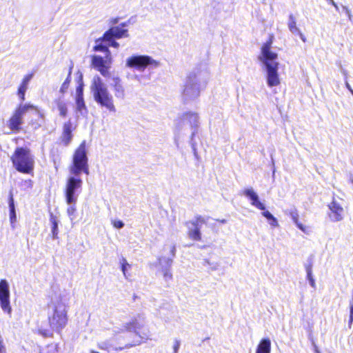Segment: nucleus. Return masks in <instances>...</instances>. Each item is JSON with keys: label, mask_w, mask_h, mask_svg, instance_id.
I'll use <instances>...</instances> for the list:
<instances>
[{"label": "nucleus", "mask_w": 353, "mask_h": 353, "mask_svg": "<svg viewBox=\"0 0 353 353\" xmlns=\"http://www.w3.org/2000/svg\"><path fill=\"white\" fill-rule=\"evenodd\" d=\"M68 205L67 208V214L68 215L70 221L72 222L75 219V213L77 211V203H66Z\"/></svg>", "instance_id": "obj_28"}, {"label": "nucleus", "mask_w": 353, "mask_h": 353, "mask_svg": "<svg viewBox=\"0 0 353 353\" xmlns=\"http://www.w3.org/2000/svg\"><path fill=\"white\" fill-rule=\"evenodd\" d=\"M114 227L117 228H122L124 226V223L121 221H114L113 222Z\"/></svg>", "instance_id": "obj_40"}, {"label": "nucleus", "mask_w": 353, "mask_h": 353, "mask_svg": "<svg viewBox=\"0 0 353 353\" xmlns=\"http://www.w3.org/2000/svg\"><path fill=\"white\" fill-rule=\"evenodd\" d=\"M94 101L110 112H115L113 97L110 93L107 85L99 76L93 77L90 87Z\"/></svg>", "instance_id": "obj_4"}, {"label": "nucleus", "mask_w": 353, "mask_h": 353, "mask_svg": "<svg viewBox=\"0 0 353 353\" xmlns=\"http://www.w3.org/2000/svg\"><path fill=\"white\" fill-rule=\"evenodd\" d=\"M270 225L273 227L279 226L278 221L274 216L270 221Z\"/></svg>", "instance_id": "obj_41"}, {"label": "nucleus", "mask_w": 353, "mask_h": 353, "mask_svg": "<svg viewBox=\"0 0 353 353\" xmlns=\"http://www.w3.org/2000/svg\"><path fill=\"white\" fill-rule=\"evenodd\" d=\"M107 42L108 48L110 46H112L113 48H117L119 46V43L114 41L113 39H112L110 41H105Z\"/></svg>", "instance_id": "obj_36"}, {"label": "nucleus", "mask_w": 353, "mask_h": 353, "mask_svg": "<svg viewBox=\"0 0 353 353\" xmlns=\"http://www.w3.org/2000/svg\"><path fill=\"white\" fill-rule=\"evenodd\" d=\"M76 97H80L81 98H83L82 85H79L77 87L76 90Z\"/></svg>", "instance_id": "obj_39"}, {"label": "nucleus", "mask_w": 353, "mask_h": 353, "mask_svg": "<svg viewBox=\"0 0 353 353\" xmlns=\"http://www.w3.org/2000/svg\"><path fill=\"white\" fill-rule=\"evenodd\" d=\"M71 72H72V68L70 69L69 70V74H68V76L67 77V79H65V81L63 83L61 87V89H60V91L61 92H65L66 91V90L68 89V85H69V83H70V74H71Z\"/></svg>", "instance_id": "obj_31"}, {"label": "nucleus", "mask_w": 353, "mask_h": 353, "mask_svg": "<svg viewBox=\"0 0 353 353\" xmlns=\"http://www.w3.org/2000/svg\"><path fill=\"white\" fill-rule=\"evenodd\" d=\"M267 72V83L269 87L277 86L280 84L278 74L279 64L268 65L265 66Z\"/></svg>", "instance_id": "obj_15"}, {"label": "nucleus", "mask_w": 353, "mask_h": 353, "mask_svg": "<svg viewBox=\"0 0 353 353\" xmlns=\"http://www.w3.org/2000/svg\"><path fill=\"white\" fill-rule=\"evenodd\" d=\"M144 327V322L140 319H134L124 323L121 327H115L114 332L115 334H119L124 332H134L141 339L148 340L150 339V334L147 332L140 331Z\"/></svg>", "instance_id": "obj_10"}, {"label": "nucleus", "mask_w": 353, "mask_h": 353, "mask_svg": "<svg viewBox=\"0 0 353 353\" xmlns=\"http://www.w3.org/2000/svg\"><path fill=\"white\" fill-rule=\"evenodd\" d=\"M210 79V72L206 69L196 68L188 74L182 91L183 99L194 101L199 97Z\"/></svg>", "instance_id": "obj_2"}, {"label": "nucleus", "mask_w": 353, "mask_h": 353, "mask_svg": "<svg viewBox=\"0 0 353 353\" xmlns=\"http://www.w3.org/2000/svg\"><path fill=\"white\" fill-rule=\"evenodd\" d=\"M76 110L78 113L83 116L87 113V108L83 98L76 97Z\"/></svg>", "instance_id": "obj_25"}, {"label": "nucleus", "mask_w": 353, "mask_h": 353, "mask_svg": "<svg viewBox=\"0 0 353 353\" xmlns=\"http://www.w3.org/2000/svg\"><path fill=\"white\" fill-rule=\"evenodd\" d=\"M134 345H135V344H130V345H126V347H132V346H134Z\"/></svg>", "instance_id": "obj_53"}, {"label": "nucleus", "mask_w": 353, "mask_h": 353, "mask_svg": "<svg viewBox=\"0 0 353 353\" xmlns=\"http://www.w3.org/2000/svg\"><path fill=\"white\" fill-rule=\"evenodd\" d=\"M341 72L343 73V74L345 77V81L347 80V71L345 70H342Z\"/></svg>", "instance_id": "obj_47"}, {"label": "nucleus", "mask_w": 353, "mask_h": 353, "mask_svg": "<svg viewBox=\"0 0 353 353\" xmlns=\"http://www.w3.org/2000/svg\"><path fill=\"white\" fill-rule=\"evenodd\" d=\"M175 250H176L175 247H174V246H172V249H171V253H172V256H174V254H175Z\"/></svg>", "instance_id": "obj_48"}, {"label": "nucleus", "mask_w": 353, "mask_h": 353, "mask_svg": "<svg viewBox=\"0 0 353 353\" xmlns=\"http://www.w3.org/2000/svg\"><path fill=\"white\" fill-rule=\"evenodd\" d=\"M32 74L26 75L23 78L22 83H21L20 87L19 88L18 94L22 101H23L25 99V92L28 89V83H29L30 79H32Z\"/></svg>", "instance_id": "obj_21"}, {"label": "nucleus", "mask_w": 353, "mask_h": 353, "mask_svg": "<svg viewBox=\"0 0 353 353\" xmlns=\"http://www.w3.org/2000/svg\"><path fill=\"white\" fill-rule=\"evenodd\" d=\"M263 211V212H262V215L268 220L270 221L274 217V216L269 211H266L265 210Z\"/></svg>", "instance_id": "obj_37"}, {"label": "nucleus", "mask_w": 353, "mask_h": 353, "mask_svg": "<svg viewBox=\"0 0 353 353\" xmlns=\"http://www.w3.org/2000/svg\"><path fill=\"white\" fill-rule=\"evenodd\" d=\"M91 59L92 66L99 72L103 77H110V69L112 63V58L110 52H108L107 54H105L104 57L99 55H92Z\"/></svg>", "instance_id": "obj_11"}, {"label": "nucleus", "mask_w": 353, "mask_h": 353, "mask_svg": "<svg viewBox=\"0 0 353 353\" xmlns=\"http://www.w3.org/2000/svg\"><path fill=\"white\" fill-rule=\"evenodd\" d=\"M127 30L121 28L119 26L110 28L104 34L105 41H110L112 39H120L123 37H128Z\"/></svg>", "instance_id": "obj_19"}, {"label": "nucleus", "mask_w": 353, "mask_h": 353, "mask_svg": "<svg viewBox=\"0 0 353 353\" xmlns=\"http://www.w3.org/2000/svg\"><path fill=\"white\" fill-rule=\"evenodd\" d=\"M305 271L307 273V279L309 281L310 286L313 288H316L315 280L312 275V264H306L305 265Z\"/></svg>", "instance_id": "obj_27"}, {"label": "nucleus", "mask_w": 353, "mask_h": 353, "mask_svg": "<svg viewBox=\"0 0 353 353\" xmlns=\"http://www.w3.org/2000/svg\"><path fill=\"white\" fill-rule=\"evenodd\" d=\"M343 9L345 11V14L347 15L350 20L352 19V14L350 10L346 6H343Z\"/></svg>", "instance_id": "obj_42"}, {"label": "nucleus", "mask_w": 353, "mask_h": 353, "mask_svg": "<svg viewBox=\"0 0 353 353\" xmlns=\"http://www.w3.org/2000/svg\"><path fill=\"white\" fill-rule=\"evenodd\" d=\"M168 263L169 265H171V263H172V260H170V259H169V260L168 261Z\"/></svg>", "instance_id": "obj_54"}, {"label": "nucleus", "mask_w": 353, "mask_h": 353, "mask_svg": "<svg viewBox=\"0 0 353 353\" xmlns=\"http://www.w3.org/2000/svg\"><path fill=\"white\" fill-rule=\"evenodd\" d=\"M13 166L22 173L30 174L34 169V161L30 151L23 148H17L11 157Z\"/></svg>", "instance_id": "obj_5"}, {"label": "nucleus", "mask_w": 353, "mask_h": 353, "mask_svg": "<svg viewBox=\"0 0 353 353\" xmlns=\"http://www.w3.org/2000/svg\"><path fill=\"white\" fill-rule=\"evenodd\" d=\"M330 3L332 4V6H334L336 4V3L334 2V0H328Z\"/></svg>", "instance_id": "obj_50"}, {"label": "nucleus", "mask_w": 353, "mask_h": 353, "mask_svg": "<svg viewBox=\"0 0 353 353\" xmlns=\"http://www.w3.org/2000/svg\"><path fill=\"white\" fill-rule=\"evenodd\" d=\"M352 182H353V180H352Z\"/></svg>", "instance_id": "obj_56"}, {"label": "nucleus", "mask_w": 353, "mask_h": 353, "mask_svg": "<svg viewBox=\"0 0 353 353\" xmlns=\"http://www.w3.org/2000/svg\"><path fill=\"white\" fill-rule=\"evenodd\" d=\"M296 34L300 37L301 39L303 42H305V41H306L305 37L303 35V34L302 33V32L301 30L299 31V32H297Z\"/></svg>", "instance_id": "obj_45"}, {"label": "nucleus", "mask_w": 353, "mask_h": 353, "mask_svg": "<svg viewBox=\"0 0 353 353\" xmlns=\"http://www.w3.org/2000/svg\"><path fill=\"white\" fill-rule=\"evenodd\" d=\"M21 186H23L26 188L31 189L32 188L33 183L31 179H28V180L23 181L21 182Z\"/></svg>", "instance_id": "obj_33"}, {"label": "nucleus", "mask_w": 353, "mask_h": 353, "mask_svg": "<svg viewBox=\"0 0 353 353\" xmlns=\"http://www.w3.org/2000/svg\"><path fill=\"white\" fill-rule=\"evenodd\" d=\"M272 41L271 39L263 44L261 49V54L259 59L264 64L265 66L268 65L279 64L276 61L278 58L277 53L273 50Z\"/></svg>", "instance_id": "obj_12"}, {"label": "nucleus", "mask_w": 353, "mask_h": 353, "mask_svg": "<svg viewBox=\"0 0 353 353\" xmlns=\"http://www.w3.org/2000/svg\"><path fill=\"white\" fill-rule=\"evenodd\" d=\"M218 221H219L221 223H226V220L225 219L218 220Z\"/></svg>", "instance_id": "obj_51"}, {"label": "nucleus", "mask_w": 353, "mask_h": 353, "mask_svg": "<svg viewBox=\"0 0 353 353\" xmlns=\"http://www.w3.org/2000/svg\"><path fill=\"white\" fill-rule=\"evenodd\" d=\"M8 204H9L10 211H12V210H15L14 199H13V196H12V194L11 192H10V194H9Z\"/></svg>", "instance_id": "obj_34"}, {"label": "nucleus", "mask_w": 353, "mask_h": 353, "mask_svg": "<svg viewBox=\"0 0 353 353\" xmlns=\"http://www.w3.org/2000/svg\"><path fill=\"white\" fill-rule=\"evenodd\" d=\"M121 271L123 274V276L127 278L126 272L127 268L130 267V265L128 263L127 260L125 258H123L121 260Z\"/></svg>", "instance_id": "obj_32"}, {"label": "nucleus", "mask_w": 353, "mask_h": 353, "mask_svg": "<svg viewBox=\"0 0 353 353\" xmlns=\"http://www.w3.org/2000/svg\"><path fill=\"white\" fill-rule=\"evenodd\" d=\"M0 305L3 312L11 315L12 308L10 303L9 284L6 279L0 281Z\"/></svg>", "instance_id": "obj_13"}, {"label": "nucleus", "mask_w": 353, "mask_h": 353, "mask_svg": "<svg viewBox=\"0 0 353 353\" xmlns=\"http://www.w3.org/2000/svg\"><path fill=\"white\" fill-rule=\"evenodd\" d=\"M50 222L52 223V233L53 239H57L58 235V221L53 215L50 216Z\"/></svg>", "instance_id": "obj_30"}, {"label": "nucleus", "mask_w": 353, "mask_h": 353, "mask_svg": "<svg viewBox=\"0 0 353 353\" xmlns=\"http://www.w3.org/2000/svg\"><path fill=\"white\" fill-rule=\"evenodd\" d=\"M255 353H271V341L269 338L262 339L256 348Z\"/></svg>", "instance_id": "obj_20"}, {"label": "nucleus", "mask_w": 353, "mask_h": 353, "mask_svg": "<svg viewBox=\"0 0 353 353\" xmlns=\"http://www.w3.org/2000/svg\"><path fill=\"white\" fill-rule=\"evenodd\" d=\"M17 219L15 210H12V211H10V219L12 223H13Z\"/></svg>", "instance_id": "obj_38"}, {"label": "nucleus", "mask_w": 353, "mask_h": 353, "mask_svg": "<svg viewBox=\"0 0 353 353\" xmlns=\"http://www.w3.org/2000/svg\"><path fill=\"white\" fill-rule=\"evenodd\" d=\"M164 276H165V278H169V279H170V278L172 277V274H171V273H170L169 271L166 270V271L165 272V273H164Z\"/></svg>", "instance_id": "obj_46"}, {"label": "nucleus", "mask_w": 353, "mask_h": 353, "mask_svg": "<svg viewBox=\"0 0 353 353\" xmlns=\"http://www.w3.org/2000/svg\"><path fill=\"white\" fill-rule=\"evenodd\" d=\"M345 87L347 88V89L350 92V93L353 96V90H352L351 85H350V83H348L347 80L345 81Z\"/></svg>", "instance_id": "obj_44"}, {"label": "nucleus", "mask_w": 353, "mask_h": 353, "mask_svg": "<svg viewBox=\"0 0 353 353\" xmlns=\"http://www.w3.org/2000/svg\"><path fill=\"white\" fill-rule=\"evenodd\" d=\"M90 353H99V352H96V351H94V350H91V351H90Z\"/></svg>", "instance_id": "obj_55"}, {"label": "nucleus", "mask_w": 353, "mask_h": 353, "mask_svg": "<svg viewBox=\"0 0 353 353\" xmlns=\"http://www.w3.org/2000/svg\"><path fill=\"white\" fill-rule=\"evenodd\" d=\"M78 176H69L66 181L64 194L66 203H77L79 195L83 184Z\"/></svg>", "instance_id": "obj_8"}, {"label": "nucleus", "mask_w": 353, "mask_h": 353, "mask_svg": "<svg viewBox=\"0 0 353 353\" xmlns=\"http://www.w3.org/2000/svg\"><path fill=\"white\" fill-rule=\"evenodd\" d=\"M72 125L70 122L63 125V141L65 145H68L72 139Z\"/></svg>", "instance_id": "obj_23"}, {"label": "nucleus", "mask_w": 353, "mask_h": 353, "mask_svg": "<svg viewBox=\"0 0 353 353\" xmlns=\"http://www.w3.org/2000/svg\"><path fill=\"white\" fill-rule=\"evenodd\" d=\"M93 49L94 51L103 52H105V54H107L108 52H110L108 48L107 42L105 41L104 37L96 41L95 46Z\"/></svg>", "instance_id": "obj_24"}, {"label": "nucleus", "mask_w": 353, "mask_h": 353, "mask_svg": "<svg viewBox=\"0 0 353 353\" xmlns=\"http://www.w3.org/2000/svg\"><path fill=\"white\" fill-rule=\"evenodd\" d=\"M314 352L315 353H321L319 350L318 349V347L316 346L314 347Z\"/></svg>", "instance_id": "obj_49"}, {"label": "nucleus", "mask_w": 353, "mask_h": 353, "mask_svg": "<svg viewBox=\"0 0 353 353\" xmlns=\"http://www.w3.org/2000/svg\"><path fill=\"white\" fill-rule=\"evenodd\" d=\"M198 119L199 117L196 113H185L175 121V128L179 131L184 128H193L197 125Z\"/></svg>", "instance_id": "obj_14"}, {"label": "nucleus", "mask_w": 353, "mask_h": 353, "mask_svg": "<svg viewBox=\"0 0 353 353\" xmlns=\"http://www.w3.org/2000/svg\"><path fill=\"white\" fill-rule=\"evenodd\" d=\"M331 213L330 217L332 221L337 222L343 219V208L341 205L335 199H334L328 205Z\"/></svg>", "instance_id": "obj_17"}, {"label": "nucleus", "mask_w": 353, "mask_h": 353, "mask_svg": "<svg viewBox=\"0 0 353 353\" xmlns=\"http://www.w3.org/2000/svg\"><path fill=\"white\" fill-rule=\"evenodd\" d=\"M59 112V115L65 117L68 113V103L62 98H59L54 101Z\"/></svg>", "instance_id": "obj_22"}, {"label": "nucleus", "mask_w": 353, "mask_h": 353, "mask_svg": "<svg viewBox=\"0 0 353 353\" xmlns=\"http://www.w3.org/2000/svg\"><path fill=\"white\" fill-rule=\"evenodd\" d=\"M28 113L35 117L28 122V125L33 129H38L44 124L45 114L42 110L30 103H20L12 112L7 122V125L12 132L17 134L21 131L23 118Z\"/></svg>", "instance_id": "obj_1"}, {"label": "nucleus", "mask_w": 353, "mask_h": 353, "mask_svg": "<svg viewBox=\"0 0 353 353\" xmlns=\"http://www.w3.org/2000/svg\"><path fill=\"white\" fill-rule=\"evenodd\" d=\"M180 345H181L180 341H179L178 339H175L174 341V344H173L174 353H178Z\"/></svg>", "instance_id": "obj_35"}, {"label": "nucleus", "mask_w": 353, "mask_h": 353, "mask_svg": "<svg viewBox=\"0 0 353 353\" xmlns=\"http://www.w3.org/2000/svg\"><path fill=\"white\" fill-rule=\"evenodd\" d=\"M160 65L159 61L145 54H133L125 60L127 68L134 69L139 72H143L148 68L155 69L159 68Z\"/></svg>", "instance_id": "obj_7"}, {"label": "nucleus", "mask_w": 353, "mask_h": 353, "mask_svg": "<svg viewBox=\"0 0 353 353\" xmlns=\"http://www.w3.org/2000/svg\"><path fill=\"white\" fill-rule=\"evenodd\" d=\"M70 172L74 176H79L81 172L87 174L89 173L85 141H82L75 150L72 164L70 167Z\"/></svg>", "instance_id": "obj_6"}, {"label": "nucleus", "mask_w": 353, "mask_h": 353, "mask_svg": "<svg viewBox=\"0 0 353 353\" xmlns=\"http://www.w3.org/2000/svg\"><path fill=\"white\" fill-rule=\"evenodd\" d=\"M0 353H6V348L3 343V340L0 336Z\"/></svg>", "instance_id": "obj_43"}, {"label": "nucleus", "mask_w": 353, "mask_h": 353, "mask_svg": "<svg viewBox=\"0 0 353 353\" xmlns=\"http://www.w3.org/2000/svg\"><path fill=\"white\" fill-rule=\"evenodd\" d=\"M50 308L52 313L49 314L48 322L53 331L60 332L67 325L68 315L65 303L61 294H55L51 299Z\"/></svg>", "instance_id": "obj_3"}, {"label": "nucleus", "mask_w": 353, "mask_h": 353, "mask_svg": "<svg viewBox=\"0 0 353 353\" xmlns=\"http://www.w3.org/2000/svg\"><path fill=\"white\" fill-rule=\"evenodd\" d=\"M291 218L296 225L303 232H307V228L299 221V214L296 212H292L290 214Z\"/></svg>", "instance_id": "obj_29"}, {"label": "nucleus", "mask_w": 353, "mask_h": 353, "mask_svg": "<svg viewBox=\"0 0 353 353\" xmlns=\"http://www.w3.org/2000/svg\"><path fill=\"white\" fill-rule=\"evenodd\" d=\"M333 6L335 8V9H336V10H339V6H337V4H336V3L334 6Z\"/></svg>", "instance_id": "obj_52"}, {"label": "nucleus", "mask_w": 353, "mask_h": 353, "mask_svg": "<svg viewBox=\"0 0 353 353\" xmlns=\"http://www.w3.org/2000/svg\"><path fill=\"white\" fill-rule=\"evenodd\" d=\"M112 81L111 86L113 89L114 97L118 99L123 100L125 97V89L121 82V79L117 76L112 77Z\"/></svg>", "instance_id": "obj_18"}, {"label": "nucleus", "mask_w": 353, "mask_h": 353, "mask_svg": "<svg viewBox=\"0 0 353 353\" xmlns=\"http://www.w3.org/2000/svg\"><path fill=\"white\" fill-rule=\"evenodd\" d=\"M209 217L201 215H196L192 219L185 223L188 228V235L190 239L194 241H201L202 238L201 229L203 225L208 223Z\"/></svg>", "instance_id": "obj_9"}, {"label": "nucleus", "mask_w": 353, "mask_h": 353, "mask_svg": "<svg viewBox=\"0 0 353 353\" xmlns=\"http://www.w3.org/2000/svg\"><path fill=\"white\" fill-rule=\"evenodd\" d=\"M288 27L292 34H296L297 32H299V31L301 30L297 27L296 17L292 14H290L289 16Z\"/></svg>", "instance_id": "obj_26"}, {"label": "nucleus", "mask_w": 353, "mask_h": 353, "mask_svg": "<svg viewBox=\"0 0 353 353\" xmlns=\"http://www.w3.org/2000/svg\"><path fill=\"white\" fill-rule=\"evenodd\" d=\"M243 194L250 201V204L256 208L265 210V205L260 201L259 195L252 188H248L243 190Z\"/></svg>", "instance_id": "obj_16"}]
</instances>
